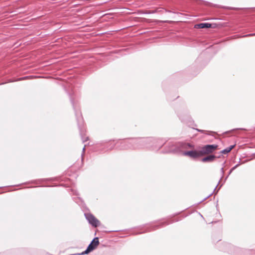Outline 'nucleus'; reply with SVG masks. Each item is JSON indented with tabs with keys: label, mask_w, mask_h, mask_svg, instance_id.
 <instances>
[{
	"label": "nucleus",
	"mask_w": 255,
	"mask_h": 255,
	"mask_svg": "<svg viewBox=\"0 0 255 255\" xmlns=\"http://www.w3.org/2000/svg\"><path fill=\"white\" fill-rule=\"evenodd\" d=\"M85 216L89 223L93 226L97 227L100 225L99 221L91 214H85Z\"/></svg>",
	"instance_id": "2"
},
{
	"label": "nucleus",
	"mask_w": 255,
	"mask_h": 255,
	"mask_svg": "<svg viewBox=\"0 0 255 255\" xmlns=\"http://www.w3.org/2000/svg\"><path fill=\"white\" fill-rule=\"evenodd\" d=\"M85 147H84V148H83V152H84V151H85Z\"/></svg>",
	"instance_id": "12"
},
{
	"label": "nucleus",
	"mask_w": 255,
	"mask_h": 255,
	"mask_svg": "<svg viewBox=\"0 0 255 255\" xmlns=\"http://www.w3.org/2000/svg\"><path fill=\"white\" fill-rule=\"evenodd\" d=\"M195 27L199 28H210L211 27V24L209 23H201L196 25Z\"/></svg>",
	"instance_id": "5"
},
{
	"label": "nucleus",
	"mask_w": 255,
	"mask_h": 255,
	"mask_svg": "<svg viewBox=\"0 0 255 255\" xmlns=\"http://www.w3.org/2000/svg\"><path fill=\"white\" fill-rule=\"evenodd\" d=\"M234 147V145H231L229 147H227L222 151V153L224 154L227 153L229 152Z\"/></svg>",
	"instance_id": "7"
},
{
	"label": "nucleus",
	"mask_w": 255,
	"mask_h": 255,
	"mask_svg": "<svg viewBox=\"0 0 255 255\" xmlns=\"http://www.w3.org/2000/svg\"><path fill=\"white\" fill-rule=\"evenodd\" d=\"M218 148L217 144H208L203 146L200 150L201 156L213 153Z\"/></svg>",
	"instance_id": "1"
},
{
	"label": "nucleus",
	"mask_w": 255,
	"mask_h": 255,
	"mask_svg": "<svg viewBox=\"0 0 255 255\" xmlns=\"http://www.w3.org/2000/svg\"><path fill=\"white\" fill-rule=\"evenodd\" d=\"M183 154L184 155H187L191 157L195 158H197L201 156V154L200 153V150L199 151H196V150H191V151H185L183 153Z\"/></svg>",
	"instance_id": "3"
},
{
	"label": "nucleus",
	"mask_w": 255,
	"mask_h": 255,
	"mask_svg": "<svg viewBox=\"0 0 255 255\" xmlns=\"http://www.w3.org/2000/svg\"><path fill=\"white\" fill-rule=\"evenodd\" d=\"M96 246L93 244V243H91L90 245L88 246L87 249L86 251L83 252L82 255H84L85 254H88V253L91 252L93 250L96 248Z\"/></svg>",
	"instance_id": "6"
},
{
	"label": "nucleus",
	"mask_w": 255,
	"mask_h": 255,
	"mask_svg": "<svg viewBox=\"0 0 255 255\" xmlns=\"http://www.w3.org/2000/svg\"><path fill=\"white\" fill-rule=\"evenodd\" d=\"M197 130H198L200 132H204V133H205L206 134H210V133H212V132L211 131H208V130H200V129H197Z\"/></svg>",
	"instance_id": "9"
},
{
	"label": "nucleus",
	"mask_w": 255,
	"mask_h": 255,
	"mask_svg": "<svg viewBox=\"0 0 255 255\" xmlns=\"http://www.w3.org/2000/svg\"><path fill=\"white\" fill-rule=\"evenodd\" d=\"M254 35H255V33H252V34H248V35H244V37L251 36H254Z\"/></svg>",
	"instance_id": "10"
},
{
	"label": "nucleus",
	"mask_w": 255,
	"mask_h": 255,
	"mask_svg": "<svg viewBox=\"0 0 255 255\" xmlns=\"http://www.w3.org/2000/svg\"><path fill=\"white\" fill-rule=\"evenodd\" d=\"M221 171L222 172V174H223V173H224V168H223V167H222V168H221Z\"/></svg>",
	"instance_id": "11"
},
{
	"label": "nucleus",
	"mask_w": 255,
	"mask_h": 255,
	"mask_svg": "<svg viewBox=\"0 0 255 255\" xmlns=\"http://www.w3.org/2000/svg\"><path fill=\"white\" fill-rule=\"evenodd\" d=\"M91 243H93V244L97 247L99 244L98 238H95Z\"/></svg>",
	"instance_id": "8"
},
{
	"label": "nucleus",
	"mask_w": 255,
	"mask_h": 255,
	"mask_svg": "<svg viewBox=\"0 0 255 255\" xmlns=\"http://www.w3.org/2000/svg\"><path fill=\"white\" fill-rule=\"evenodd\" d=\"M236 166H237V165H236V166H235V167H234L232 168V170L236 168Z\"/></svg>",
	"instance_id": "13"
},
{
	"label": "nucleus",
	"mask_w": 255,
	"mask_h": 255,
	"mask_svg": "<svg viewBox=\"0 0 255 255\" xmlns=\"http://www.w3.org/2000/svg\"><path fill=\"white\" fill-rule=\"evenodd\" d=\"M216 158V156L214 155H210L206 157L203 158L201 159V161L203 162H212Z\"/></svg>",
	"instance_id": "4"
}]
</instances>
